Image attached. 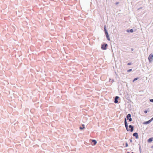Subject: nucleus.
Returning <instances> with one entry per match:
<instances>
[{
    "label": "nucleus",
    "mask_w": 153,
    "mask_h": 153,
    "mask_svg": "<svg viewBox=\"0 0 153 153\" xmlns=\"http://www.w3.org/2000/svg\"><path fill=\"white\" fill-rule=\"evenodd\" d=\"M125 126L126 128V129L127 131H130L131 132H132L134 130V127L132 126L131 125H130L129 126V127L130 128H131V129L130 130L128 129V124L126 122V119L125 118Z\"/></svg>",
    "instance_id": "f257e3e1"
},
{
    "label": "nucleus",
    "mask_w": 153,
    "mask_h": 153,
    "mask_svg": "<svg viewBox=\"0 0 153 153\" xmlns=\"http://www.w3.org/2000/svg\"><path fill=\"white\" fill-rule=\"evenodd\" d=\"M108 45L107 44L102 45L101 48L102 49L105 50L106 49V47Z\"/></svg>",
    "instance_id": "f03ea898"
},
{
    "label": "nucleus",
    "mask_w": 153,
    "mask_h": 153,
    "mask_svg": "<svg viewBox=\"0 0 153 153\" xmlns=\"http://www.w3.org/2000/svg\"><path fill=\"white\" fill-rule=\"evenodd\" d=\"M153 56L152 54H150L148 57V59L150 62H151L152 60Z\"/></svg>",
    "instance_id": "7ed1b4c3"
},
{
    "label": "nucleus",
    "mask_w": 153,
    "mask_h": 153,
    "mask_svg": "<svg viewBox=\"0 0 153 153\" xmlns=\"http://www.w3.org/2000/svg\"><path fill=\"white\" fill-rule=\"evenodd\" d=\"M97 141L95 140H92V142L91 143L92 145H95L97 143Z\"/></svg>",
    "instance_id": "20e7f679"
},
{
    "label": "nucleus",
    "mask_w": 153,
    "mask_h": 153,
    "mask_svg": "<svg viewBox=\"0 0 153 153\" xmlns=\"http://www.w3.org/2000/svg\"><path fill=\"white\" fill-rule=\"evenodd\" d=\"M133 135L134 136H135V137H136V139H138V134L137 133H134L133 134Z\"/></svg>",
    "instance_id": "39448f33"
},
{
    "label": "nucleus",
    "mask_w": 153,
    "mask_h": 153,
    "mask_svg": "<svg viewBox=\"0 0 153 153\" xmlns=\"http://www.w3.org/2000/svg\"><path fill=\"white\" fill-rule=\"evenodd\" d=\"M105 35H106V38H107V39L109 41L110 40V39L109 35H108V32H106V33H105Z\"/></svg>",
    "instance_id": "423d86ee"
},
{
    "label": "nucleus",
    "mask_w": 153,
    "mask_h": 153,
    "mask_svg": "<svg viewBox=\"0 0 153 153\" xmlns=\"http://www.w3.org/2000/svg\"><path fill=\"white\" fill-rule=\"evenodd\" d=\"M119 98V97L118 96H116L114 102L116 103H118V101L117 100Z\"/></svg>",
    "instance_id": "0eeeda50"
},
{
    "label": "nucleus",
    "mask_w": 153,
    "mask_h": 153,
    "mask_svg": "<svg viewBox=\"0 0 153 153\" xmlns=\"http://www.w3.org/2000/svg\"><path fill=\"white\" fill-rule=\"evenodd\" d=\"M153 140V137H151L148 140V143H150Z\"/></svg>",
    "instance_id": "6e6552de"
},
{
    "label": "nucleus",
    "mask_w": 153,
    "mask_h": 153,
    "mask_svg": "<svg viewBox=\"0 0 153 153\" xmlns=\"http://www.w3.org/2000/svg\"><path fill=\"white\" fill-rule=\"evenodd\" d=\"M130 117H131V115L130 114H128L127 115V117H126L127 120H128V119H129L130 118Z\"/></svg>",
    "instance_id": "1a4fd4ad"
},
{
    "label": "nucleus",
    "mask_w": 153,
    "mask_h": 153,
    "mask_svg": "<svg viewBox=\"0 0 153 153\" xmlns=\"http://www.w3.org/2000/svg\"><path fill=\"white\" fill-rule=\"evenodd\" d=\"M152 121L151 120H149L147 121L144 124H148V123H149Z\"/></svg>",
    "instance_id": "9d476101"
},
{
    "label": "nucleus",
    "mask_w": 153,
    "mask_h": 153,
    "mask_svg": "<svg viewBox=\"0 0 153 153\" xmlns=\"http://www.w3.org/2000/svg\"><path fill=\"white\" fill-rule=\"evenodd\" d=\"M104 31H105V33H106V32H107V30H106V27L105 25L104 26Z\"/></svg>",
    "instance_id": "9b49d317"
},
{
    "label": "nucleus",
    "mask_w": 153,
    "mask_h": 153,
    "mask_svg": "<svg viewBox=\"0 0 153 153\" xmlns=\"http://www.w3.org/2000/svg\"><path fill=\"white\" fill-rule=\"evenodd\" d=\"M82 126H83V127H80L79 128L80 129H82L84 128H85V127L84 126V125H82Z\"/></svg>",
    "instance_id": "f8f14e48"
},
{
    "label": "nucleus",
    "mask_w": 153,
    "mask_h": 153,
    "mask_svg": "<svg viewBox=\"0 0 153 153\" xmlns=\"http://www.w3.org/2000/svg\"><path fill=\"white\" fill-rule=\"evenodd\" d=\"M138 79V78H134V79L133 80V82H134V81H135L137 80Z\"/></svg>",
    "instance_id": "ddd939ff"
},
{
    "label": "nucleus",
    "mask_w": 153,
    "mask_h": 153,
    "mask_svg": "<svg viewBox=\"0 0 153 153\" xmlns=\"http://www.w3.org/2000/svg\"><path fill=\"white\" fill-rule=\"evenodd\" d=\"M132 70V69H130L127 70V72H130Z\"/></svg>",
    "instance_id": "4468645a"
},
{
    "label": "nucleus",
    "mask_w": 153,
    "mask_h": 153,
    "mask_svg": "<svg viewBox=\"0 0 153 153\" xmlns=\"http://www.w3.org/2000/svg\"><path fill=\"white\" fill-rule=\"evenodd\" d=\"M130 32H131V33H132V32H133V29H131V30H130Z\"/></svg>",
    "instance_id": "2eb2a0df"
},
{
    "label": "nucleus",
    "mask_w": 153,
    "mask_h": 153,
    "mask_svg": "<svg viewBox=\"0 0 153 153\" xmlns=\"http://www.w3.org/2000/svg\"><path fill=\"white\" fill-rule=\"evenodd\" d=\"M129 121L131 122L132 121V119L131 118V117H130V118L129 119H128Z\"/></svg>",
    "instance_id": "dca6fc26"
},
{
    "label": "nucleus",
    "mask_w": 153,
    "mask_h": 153,
    "mask_svg": "<svg viewBox=\"0 0 153 153\" xmlns=\"http://www.w3.org/2000/svg\"><path fill=\"white\" fill-rule=\"evenodd\" d=\"M126 147L128 146V143H126Z\"/></svg>",
    "instance_id": "f3484780"
},
{
    "label": "nucleus",
    "mask_w": 153,
    "mask_h": 153,
    "mask_svg": "<svg viewBox=\"0 0 153 153\" xmlns=\"http://www.w3.org/2000/svg\"><path fill=\"white\" fill-rule=\"evenodd\" d=\"M131 64V63L130 62V63H128V65H130Z\"/></svg>",
    "instance_id": "a211bd4d"
},
{
    "label": "nucleus",
    "mask_w": 153,
    "mask_h": 153,
    "mask_svg": "<svg viewBox=\"0 0 153 153\" xmlns=\"http://www.w3.org/2000/svg\"><path fill=\"white\" fill-rule=\"evenodd\" d=\"M144 113L146 114L147 113V111L146 110V111H144Z\"/></svg>",
    "instance_id": "6ab92c4d"
},
{
    "label": "nucleus",
    "mask_w": 153,
    "mask_h": 153,
    "mask_svg": "<svg viewBox=\"0 0 153 153\" xmlns=\"http://www.w3.org/2000/svg\"><path fill=\"white\" fill-rule=\"evenodd\" d=\"M150 101L151 102H153V99H151V100H150Z\"/></svg>",
    "instance_id": "aec40b11"
},
{
    "label": "nucleus",
    "mask_w": 153,
    "mask_h": 153,
    "mask_svg": "<svg viewBox=\"0 0 153 153\" xmlns=\"http://www.w3.org/2000/svg\"><path fill=\"white\" fill-rule=\"evenodd\" d=\"M119 4V2H117L116 3V4Z\"/></svg>",
    "instance_id": "412c9836"
},
{
    "label": "nucleus",
    "mask_w": 153,
    "mask_h": 153,
    "mask_svg": "<svg viewBox=\"0 0 153 153\" xmlns=\"http://www.w3.org/2000/svg\"><path fill=\"white\" fill-rule=\"evenodd\" d=\"M151 120V121H152V120H153V117L151 119H150Z\"/></svg>",
    "instance_id": "4be33fe9"
},
{
    "label": "nucleus",
    "mask_w": 153,
    "mask_h": 153,
    "mask_svg": "<svg viewBox=\"0 0 153 153\" xmlns=\"http://www.w3.org/2000/svg\"><path fill=\"white\" fill-rule=\"evenodd\" d=\"M152 148H153V145L152 146Z\"/></svg>",
    "instance_id": "5701e85b"
},
{
    "label": "nucleus",
    "mask_w": 153,
    "mask_h": 153,
    "mask_svg": "<svg viewBox=\"0 0 153 153\" xmlns=\"http://www.w3.org/2000/svg\"><path fill=\"white\" fill-rule=\"evenodd\" d=\"M127 153H129V152H127Z\"/></svg>",
    "instance_id": "b1692460"
}]
</instances>
